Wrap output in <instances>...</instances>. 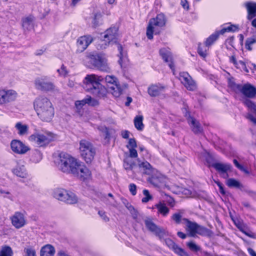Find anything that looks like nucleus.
Wrapping results in <instances>:
<instances>
[{"label":"nucleus","instance_id":"obj_17","mask_svg":"<svg viewBox=\"0 0 256 256\" xmlns=\"http://www.w3.org/2000/svg\"><path fill=\"white\" fill-rule=\"evenodd\" d=\"M76 174H72L82 180L88 178L91 176V172L89 169L80 161L78 164V166H76Z\"/></svg>","mask_w":256,"mask_h":256},{"label":"nucleus","instance_id":"obj_13","mask_svg":"<svg viewBox=\"0 0 256 256\" xmlns=\"http://www.w3.org/2000/svg\"><path fill=\"white\" fill-rule=\"evenodd\" d=\"M144 224L146 228L158 236L160 240H163L164 236L168 235L167 232L164 229L158 226L152 220L149 218L145 220Z\"/></svg>","mask_w":256,"mask_h":256},{"label":"nucleus","instance_id":"obj_55","mask_svg":"<svg viewBox=\"0 0 256 256\" xmlns=\"http://www.w3.org/2000/svg\"><path fill=\"white\" fill-rule=\"evenodd\" d=\"M182 215L180 213H174L172 216V220H173L176 224H179L180 223L182 220Z\"/></svg>","mask_w":256,"mask_h":256},{"label":"nucleus","instance_id":"obj_41","mask_svg":"<svg viewBox=\"0 0 256 256\" xmlns=\"http://www.w3.org/2000/svg\"><path fill=\"white\" fill-rule=\"evenodd\" d=\"M226 184L230 188H240L242 186V184L238 180L232 178L227 180Z\"/></svg>","mask_w":256,"mask_h":256},{"label":"nucleus","instance_id":"obj_1","mask_svg":"<svg viewBox=\"0 0 256 256\" xmlns=\"http://www.w3.org/2000/svg\"><path fill=\"white\" fill-rule=\"evenodd\" d=\"M34 107L38 118L43 122H50L54 116V109L50 100L39 96L34 102Z\"/></svg>","mask_w":256,"mask_h":256},{"label":"nucleus","instance_id":"obj_57","mask_svg":"<svg viewBox=\"0 0 256 256\" xmlns=\"http://www.w3.org/2000/svg\"><path fill=\"white\" fill-rule=\"evenodd\" d=\"M101 18V14H96L94 15L92 23L94 26L96 27L98 24L99 20Z\"/></svg>","mask_w":256,"mask_h":256},{"label":"nucleus","instance_id":"obj_25","mask_svg":"<svg viewBox=\"0 0 256 256\" xmlns=\"http://www.w3.org/2000/svg\"><path fill=\"white\" fill-rule=\"evenodd\" d=\"M138 167L146 174H152L154 172L152 166L146 161L139 162Z\"/></svg>","mask_w":256,"mask_h":256},{"label":"nucleus","instance_id":"obj_48","mask_svg":"<svg viewBox=\"0 0 256 256\" xmlns=\"http://www.w3.org/2000/svg\"><path fill=\"white\" fill-rule=\"evenodd\" d=\"M244 103L248 108L256 112V104L253 102L248 99H246L244 100Z\"/></svg>","mask_w":256,"mask_h":256},{"label":"nucleus","instance_id":"obj_51","mask_svg":"<svg viewBox=\"0 0 256 256\" xmlns=\"http://www.w3.org/2000/svg\"><path fill=\"white\" fill-rule=\"evenodd\" d=\"M98 130L103 133L105 139L109 138L110 134L108 128L104 126H100L98 128Z\"/></svg>","mask_w":256,"mask_h":256},{"label":"nucleus","instance_id":"obj_38","mask_svg":"<svg viewBox=\"0 0 256 256\" xmlns=\"http://www.w3.org/2000/svg\"><path fill=\"white\" fill-rule=\"evenodd\" d=\"M238 30V26L234 24H230V26H228L226 28H222L220 32L219 33L221 34H223L226 32H235Z\"/></svg>","mask_w":256,"mask_h":256},{"label":"nucleus","instance_id":"obj_31","mask_svg":"<svg viewBox=\"0 0 256 256\" xmlns=\"http://www.w3.org/2000/svg\"><path fill=\"white\" fill-rule=\"evenodd\" d=\"M144 118L142 116H136L134 118V124L137 130L142 131L144 128V124L142 122Z\"/></svg>","mask_w":256,"mask_h":256},{"label":"nucleus","instance_id":"obj_50","mask_svg":"<svg viewBox=\"0 0 256 256\" xmlns=\"http://www.w3.org/2000/svg\"><path fill=\"white\" fill-rule=\"evenodd\" d=\"M142 192L144 195L145 196L142 200V202L146 203L148 202L149 200H152V197L150 194L149 191L148 190H144Z\"/></svg>","mask_w":256,"mask_h":256},{"label":"nucleus","instance_id":"obj_6","mask_svg":"<svg viewBox=\"0 0 256 256\" xmlns=\"http://www.w3.org/2000/svg\"><path fill=\"white\" fill-rule=\"evenodd\" d=\"M182 220L185 224L186 230L188 232L190 236L195 237L196 234H199L204 236L210 237L212 234L211 230L196 222H192L186 218H182Z\"/></svg>","mask_w":256,"mask_h":256},{"label":"nucleus","instance_id":"obj_15","mask_svg":"<svg viewBox=\"0 0 256 256\" xmlns=\"http://www.w3.org/2000/svg\"><path fill=\"white\" fill-rule=\"evenodd\" d=\"M36 89L44 91H50L54 89L53 84L48 80L46 76L38 78L34 82Z\"/></svg>","mask_w":256,"mask_h":256},{"label":"nucleus","instance_id":"obj_49","mask_svg":"<svg viewBox=\"0 0 256 256\" xmlns=\"http://www.w3.org/2000/svg\"><path fill=\"white\" fill-rule=\"evenodd\" d=\"M235 67L238 69L240 70L241 71H244L246 72H248V70L246 66L245 62L242 60L238 62L237 64L235 66Z\"/></svg>","mask_w":256,"mask_h":256},{"label":"nucleus","instance_id":"obj_56","mask_svg":"<svg viewBox=\"0 0 256 256\" xmlns=\"http://www.w3.org/2000/svg\"><path fill=\"white\" fill-rule=\"evenodd\" d=\"M128 148H136L137 147L136 142L135 138L129 139L128 144L126 146Z\"/></svg>","mask_w":256,"mask_h":256},{"label":"nucleus","instance_id":"obj_2","mask_svg":"<svg viewBox=\"0 0 256 256\" xmlns=\"http://www.w3.org/2000/svg\"><path fill=\"white\" fill-rule=\"evenodd\" d=\"M103 80L102 76L94 74H87L83 80L84 88L98 98H104L107 94V90L100 84Z\"/></svg>","mask_w":256,"mask_h":256},{"label":"nucleus","instance_id":"obj_34","mask_svg":"<svg viewBox=\"0 0 256 256\" xmlns=\"http://www.w3.org/2000/svg\"><path fill=\"white\" fill-rule=\"evenodd\" d=\"M136 164L133 160L130 158H126L124 162V166L126 170H132L133 169Z\"/></svg>","mask_w":256,"mask_h":256},{"label":"nucleus","instance_id":"obj_8","mask_svg":"<svg viewBox=\"0 0 256 256\" xmlns=\"http://www.w3.org/2000/svg\"><path fill=\"white\" fill-rule=\"evenodd\" d=\"M54 135L50 132H36L30 135V141L34 143L40 147H43L54 140Z\"/></svg>","mask_w":256,"mask_h":256},{"label":"nucleus","instance_id":"obj_59","mask_svg":"<svg viewBox=\"0 0 256 256\" xmlns=\"http://www.w3.org/2000/svg\"><path fill=\"white\" fill-rule=\"evenodd\" d=\"M136 148H129L130 156L128 158H134L138 156V152Z\"/></svg>","mask_w":256,"mask_h":256},{"label":"nucleus","instance_id":"obj_33","mask_svg":"<svg viewBox=\"0 0 256 256\" xmlns=\"http://www.w3.org/2000/svg\"><path fill=\"white\" fill-rule=\"evenodd\" d=\"M13 252L10 246H3L0 250V256H12Z\"/></svg>","mask_w":256,"mask_h":256},{"label":"nucleus","instance_id":"obj_52","mask_svg":"<svg viewBox=\"0 0 256 256\" xmlns=\"http://www.w3.org/2000/svg\"><path fill=\"white\" fill-rule=\"evenodd\" d=\"M116 46H117L118 50L119 52L118 56L120 57V60H118V62H119L120 64L122 66V58H123V57L124 56V54L122 52V46L119 44H116Z\"/></svg>","mask_w":256,"mask_h":256},{"label":"nucleus","instance_id":"obj_60","mask_svg":"<svg viewBox=\"0 0 256 256\" xmlns=\"http://www.w3.org/2000/svg\"><path fill=\"white\" fill-rule=\"evenodd\" d=\"M98 214L104 222H107L109 221V218L107 216L106 212L104 211L100 210L98 212Z\"/></svg>","mask_w":256,"mask_h":256},{"label":"nucleus","instance_id":"obj_63","mask_svg":"<svg viewBox=\"0 0 256 256\" xmlns=\"http://www.w3.org/2000/svg\"><path fill=\"white\" fill-rule=\"evenodd\" d=\"M130 132L127 130H122L121 132V136H122L125 139H128L129 137Z\"/></svg>","mask_w":256,"mask_h":256},{"label":"nucleus","instance_id":"obj_26","mask_svg":"<svg viewBox=\"0 0 256 256\" xmlns=\"http://www.w3.org/2000/svg\"><path fill=\"white\" fill-rule=\"evenodd\" d=\"M154 207L158 210V214L162 216L166 217L169 214L170 209L164 202H160L154 205Z\"/></svg>","mask_w":256,"mask_h":256},{"label":"nucleus","instance_id":"obj_22","mask_svg":"<svg viewBox=\"0 0 256 256\" xmlns=\"http://www.w3.org/2000/svg\"><path fill=\"white\" fill-rule=\"evenodd\" d=\"M93 39L90 36H84L80 37L77 41V45L79 50H84L92 42Z\"/></svg>","mask_w":256,"mask_h":256},{"label":"nucleus","instance_id":"obj_44","mask_svg":"<svg viewBox=\"0 0 256 256\" xmlns=\"http://www.w3.org/2000/svg\"><path fill=\"white\" fill-rule=\"evenodd\" d=\"M255 43H256V37L248 38L246 40L245 47L248 50H252L251 46Z\"/></svg>","mask_w":256,"mask_h":256},{"label":"nucleus","instance_id":"obj_14","mask_svg":"<svg viewBox=\"0 0 256 256\" xmlns=\"http://www.w3.org/2000/svg\"><path fill=\"white\" fill-rule=\"evenodd\" d=\"M10 148L14 153L18 154H24L30 150L28 145L18 140H13L11 141Z\"/></svg>","mask_w":256,"mask_h":256},{"label":"nucleus","instance_id":"obj_21","mask_svg":"<svg viewBox=\"0 0 256 256\" xmlns=\"http://www.w3.org/2000/svg\"><path fill=\"white\" fill-rule=\"evenodd\" d=\"M159 52L164 60L168 62L170 68L173 70L174 65L172 61V53L170 50L167 48H162L160 50Z\"/></svg>","mask_w":256,"mask_h":256},{"label":"nucleus","instance_id":"obj_62","mask_svg":"<svg viewBox=\"0 0 256 256\" xmlns=\"http://www.w3.org/2000/svg\"><path fill=\"white\" fill-rule=\"evenodd\" d=\"M246 118L249 120L250 121L252 122L254 124L256 125V118H255L252 114L248 113L246 116Z\"/></svg>","mask_w":256,"mask_h":256},{"label":"nucleus","instance_id":"obj_4","mask_svg":"<svg viewBox=\"0 0 256 256\" xmlns=\"http://www.w3.org/2000/svg\"><path fill=\"white\" fill-rule=\"evenodd\" d=\"M228 86L236 93H240L248 98H254L256 96V88L250 83L236 84L234 78L228 79Z\"/></svg>","mask_w":256,"mask_h":256},{"label":"nucleus","instance_id":"obj_7","mask_svg":"<svg viewBox=\"0 0 256 256\" xmlns=\"http://www.w3.org/2000/svg\"><path fill=\"white\" fill-rule=\"evenodd\" d=\"M86 62L92 64L94 68L105 72H109L110 68L108 60L103 56L100 54H90L86 58Z\"/></svg>","mask_w":256,"mask_h":256},{"label":"nucleus","instance_id":"obj_10","mask_svg":"<svg viewBox=\"0 0 256 256\" xmlns=\"http://www.w3.org/2000/svg\"><path fill=\"white\" fill-rule=\"evenodd\" d=\"M53 196L58 200L68 204H74L78 201L77 196L74 192L62 188H55Z\"/></svg>","mask_w":256,"mask_h":256},{"label":"nucleus","instance_id":"obj_20","mask_svg":"<svg viewBox=\"0 0 256 256\" xmlns=\"http://www.w3.org/2000/svg\"><path fill=\"white\" fill-rule=\"evenodd\" d=\"M166 86L160 84L150 85L148 89V94L152 97L157 96L164 92Z\"/></svg>","mask_w":256,"mask_h":256},{"label":"nucleus","instance_id":"obj_54","mask_svg":"<svg viewBox=\"0 0 256 256\" xmlns=\"http://www.w3.org/2000/svg\"><path fill=\"white\" fill-rule=\"evenodd\" d=\"M57 72L59 73L60 76H66L68 74L66 67L64 65H62L60 69H58Z\"/></svg>","mask_w":256,"mask_h":256},{"label":"nucleus","instance_id":"obj_19","mask_svg":"<svg viewBox=\"0 0 256 256\" xmlns=\"http://www.w3.org/2000/svg\"><path fill=\"white\" fill-rule=\"evenodd\" d=\"M212 166L219 173L221 177L224 178H227L228 177V172L232 168L230 164L221 162H215Z\"/></svg>","mask_w":256,"mask_h":256},{"label":"nucleus","instance_id":"obj_11","mask_svg":"<svg viewBox=\"0 0 256 256\" xmlns=\"http://www.w3.org/2000/svg\"><path fill=\"white\" fill-rule=\"evenodd\" d=\"M18 96L13 90H0V105H6L14 102Z\"/></svg>","mask_w":256,"mask_h":256},{"label":"nucleus","instance_id":"obj_39","mask_svg":"<svg viewBox=\"0 0 256 256\" xmlns=\"http://www.w3.org/2000/svg\"><path fill=\"white\" fill-rule=\"evenodd\" d=\"M183 85L188 90H194L196 88V85L195 82L192 79V77L190 80L188 82H186V83L184 84Z\"/></svg>","mask_w":256,"mask_h":256},{"label":"nucleus","instance_id":"obj_12","mask_svg":"<svg viewBox=\"0 0 256 256\" xmlns=\"http://www.w3.org/2000/svg\"><path fill=\"white\" fill-rule=\"evenodd\" d=\"M12 225L16 229L23 228L27 224V218L25 212H16L10 216Z\"/></svg>","mask_w":256,"mask_h":256},{"label":"nucleus","instance_id":"obj_3","mask_svg":"<svg viewBox=\"0 0 256 256\" xmlns=\"http://www.w3.org/2000/svg\"><path fill=\"white\" fill-rule=\"evenodd\" d=\"M80 160L66 152H60L57 158L56 163L58 168L62 172L66 174H76V166H78Z\"/></svg>","mask_w":256,"mask_h":256},{"label":"nucleus","instance_id":"obj_47","mask_svg":"<svg viewBox=\"0 0 256 256\" xmlns=\"http://www.w3.org/2000/svg\"><path fill=\"white\" fill-rule=\"evenodd\" d=\"M190 76L186 72H181L180 73L179 79L182 84L190 80Z\"/></svg>","mask_w":256,"mask_h":256},{"label":"nucleus","instance_id":"obj_24","mask_svg":"<svg viewBox=\"0 0 256 256\" xmlns=\"http://www.w3.org/2000/svg\"><path fill=\"white\" fill-rule=\"evenodd\" d=\"M192 132L196 134H201L202 132V128L200 126V122L194 118L190 117L188 120Z\"/></svg>","mask_w":256,"mask_h":256},{"label":"nucleus","instance_id":"obj_18","mask_svg":"<svg viewBox=\"0 0 256 256\" xmlns=\"http://www.w3.org/2000/svg\"><path fill=\"white\" fill-rule=\"evenodd\" d=\"M150 177L148 179V181L156 187H160L165 184L166 182V178L158 172H154L152 173Z\"/></svg>","mask_w":256,"mask_h":256},{"label":"nucleus","instance_id":"obj_35","mask_svg":"<svg viewBox=\"0 0 256 256\" xmlns=\"http://www.w3.org/2000/svg\"><path fill=\"white\" fill-rule=\"evenodd\" d=\"M208 48L209 47L206 46V44L202 45L200 44L198 48V52L199 55L200 56L205 58L207 56V51L208 50Z\"/></svg>","mask_w":256,"mask_h":256},{"label":"nucleus","instance_id":"obj_46","mask_svg":"<svg viewBox=\"0 0 256 256\" xmlns=\"http://www.w3.org/2000/svg\"><path fill=\"white\" fill-rule=\"evenodd\" d=\"M92 99L90 96H88L82 100H77L75 102V105L77 108H81L86 104H90Z\"/></svg>","mask_w":256,"mask_h":256},{"label":"nucleus","instance_id":"obj_42","mask_svg":"<svg viewBox=\"0 0 256 256\" xmlns=\"http://www.w3.org/2000/svg\"><path fill=\"white\" fill-rule=\"evenodd\" d=\"M42 159V154L38 150H35L31 156L30 160L35 163L38 162Z\"/></svg>","mask_w":256,"mask_h":256},{"label":"nucleus","instance_id":"obj_53","mask_svg":"<svg viewBox=\"0 0 256 256\" xmlns=\"http://www.w3.org/2000/svg\"><path fill=\"white\" fill-rule=\"evenodd\" d=\"M174 252L179 256H190L186 251L179 246L176 250Z\"/></svg>","mask_w":256,"mask_h":256},{"label":"nucleus","instance_id":"obj_28","mask_svg":"<svg viewBox=\"0 0 256 256\" xmlns=\"http://www.w3.org/2000/svg\"><path fill=\"white\" fill-rule=\"evenodd\" d=\"M15 128L18 130V134L20 136H24L28 133V126L22 122H16L15 124Z\"/></svg>","mask_w":256,"mask_h":256},{"label":"nucleus","instance_id":"obj_23","mask_svg":"<svg viewBox=\"0 0 256 256\" xmlns=\"http://www.w3.org/2000/svg\"><path fill=\"white\" fill-rule=\"evenodd\" d=\"M244 6L248 12V20H250L256 16V2H246L244 4Z\"/></svg>","mask_w":256,"mask_h":256},{"label":"nucleus","instance_id":"obj_45","mask_svg":"<svg viewBox=\"0 0 256 256\" xmlns=\"http://www.w3.org/2000/svg\"><path fill=\"white\" fill-rule=\"evenodd\" d=\"M164 242L170 249H172L174 252L178 247V246L170 238L164 239Z\"/></svg>","mask_w":256,"mask_h":256},{"label":"nucleus","instance_id":"obj_40","mask_svg":"<svg viewBox=\"0 0 256 256\" xmlns=\"http://www.w3.org/2000/svg\"><path fill=\"white\" fill-rule=\"evenodd\" d=\"M25 256H36V250L33 246H26L24 249Z\"/></svg>","mask_w":256,"mask_h":256},{"label":"nucleus","instance_id":"obj_30","mask_svg":"<svg viewBox=\"0 0 256 256\" xmlns=\"http://www.w3.org/2000/svg\"><path fill=\"white\" fill-rule=\"evenodd\" d=\"M109 89L110 92L116 98H118L122 92V89L119 84L111 86Z\"/></svg>","mask_w":256,"mask_h":256},{"label":"nucleus","instance_id":"obj_29","mask_svg":"<svg viewBox=\"0 0 256 256\" xmlns=\"http://www.w3.org/2000/svg\"><path fill=\"white\" fill-rule=\"evenodd\" d=\"M34 18L32 16L24 18L22 20V26L24 30H30L32 29L34 27Z\"/></svg>","mask_w":256,"mask_h":256},{"label":"nucleus","instance_id":"obj_37","mask_svg":"<svg viewBox=\"0 0 256 256\" xmlns=\"http://www.w3.org/2000/svg\"><path fill=\"white\" fill-rule=\"evenodd\" d=\"M105 80L109 88L111 86L118 84L117 78L114 76H106L105 77Z\"/></svg>","mask_w":256,"mask_h":256},{"label":"nucleus","instance_id":"obj_61","mask_svg":"<svg viewBox=\"0 0 256 256\" xmlns=\"http://www.w3.org/2000/svg\"><path fill=\"white\" fill-rule=\"evenodd\" d=\"M0 194H3L4 197L12 200V195L9 192H6L2 189L0 190Z\"/></svg>","mask_w":256,"mask_h":256},{"label":"nucleus","instance_id":"obj_27","mask_svg":"<svg viewBox=\"0 0 256 256\" xmlns=\"http://www.w3.org/2000/svg\"><path fill=\"white\" fill-rule=\"evenodd\" d=\"M54 247L52 245L46 244L42 248L40 256H54Z\"/></svg>","mask_w":256,"mask_h":256},{"label":"nucleus","instance_id":"obj_16","mask_svg":"<svg viewBox=\"0 0 256 256\" xmlns=\"http://www.w3.org/2000/svg\"><path fill=\"white\" fill-rule=\"evenodd\" d=\"M118 28L116 27H111L108 28L104 32L103 36V40L102 44H104L106 46L110 42H116L118 36Z\"/></svg>","mask_w":256,"mask_h":256},{"label":"nucleus","instance_id":"obj_9","mask_svg":"<svg viewBox=\"0 0 256 256\" xmlns=\"http://www.w3.org/2000/svg\"><path fill=\"white\" fill-rule=\"evenodd\" d=\"M80 150L82 157L86 163H90L94 158L96 150L92 144L86 140L80 142Z\"/></svg>","mask_w":256,"mask_h":256},{"label":"nucleus","instance_id":"obj_32","mask_svg":"<svg viewBox=\"0 0 256 256\" xmlns=\"http://www.w3.org/2000/svg\"><path fill=\"white\" fill-rule=\"evenodd\" d=\"M12 172L18 176L22 178H26L27 176V173L24 166H17L13 170Z\"/></svg>","mask_w":256,"mask_h":256},{"label":"nucleus","instance_id":"obj_64","mask_svg":"<svg viewBox=\"0 0 256 256\" xmlns=\"http://www.w3.org/2000/svg\"><path fill=\"white\" fill-rule=\"evenodd\" d=\"M76 83L73 79L70 78L68 83V86L70 88L74 87Z\"/></svg>","mask_w":256,"mask_h":256},{"label":"nucleus","instance_id":"obj_5","mask_svg":"<svg viewBox=\"0 0 256 256\" xmlns=\"http://www.w3.org/2000/svg\"><path fill=\"white\" fill-rule=\"evenodd\" d=\"M166 22V18L163 14H159L156 18L150 19L146 29L148 38L152 40L154 34H159L162 28L165 26Z\"/></svg>","mask_w":256,"mask_h":256},{"label":"nucleus","instance_id":"obj_43","mask_svg":"<svg viewBox=\"0 0 256 256\" xmlns=\"http://www.w3.org/2000/svg\"><path fill=\"white\" fill-rule=\"evenodd\" d=\"M186 244L188 248L192 252H197L201 250V248L192 240L186 242Z\"/></svg>","mask_w":256,"mask_h":256},{"label":"nucleus","instance_id":"obj_58","mask_svg":"<svg viewBox=\"0 0 256 256\" xmlns=\"http://www.w3.org/2000/svg\"><path fill=\"white\" fill-rule=\"evenodd\" d=\"M129 190L132 195L134 196L136 194V186L134 184H130L129 185Z\"/></svg>","mask_w":256,"mask_h":256},{"label":"nucleus","instance_id":"obj_36","mask_svg":"<svg viewBox=\"0 0 256 256\" xmlns=\"http://www.w3.org/2000/svg\"><path fill=\"white\" fill-rule=\"evenodd\" d=\"M219 32H216L211 34L205 42V44L209 47L218 38L219 36Z\"/></svg>","mask_w":256,"mask_h":256}]
</instances>
